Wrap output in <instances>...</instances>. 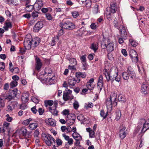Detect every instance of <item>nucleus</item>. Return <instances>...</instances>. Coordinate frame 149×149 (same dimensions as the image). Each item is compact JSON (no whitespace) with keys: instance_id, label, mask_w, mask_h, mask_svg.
Instances as JSON below:
<instances>
[{"instance_id":"1","label":"nucleus","mask_w":149,"mask_h":149,"mask_svg":"<svg viewBox=\"0 0 149 149\" xmlns=\"http://www.w3.org/2000/svg\"><path fill=\"white\" fill-rule=\"evenodd\" d=\"M60 26L62 28L69 30H72L75 28V25L69 20H63L62 22L60 23Z\"/></svg>"},{"instance_id":"2","label":"nucleus","mask_w":149,"mask_h":149,"mask_svg":"<svg viewBox=\"0 0 149 149\" xmlns=\"http://www.w3.org/2000/svg\"><path fill=\"white\" fill-rule=\"evenodd\" d=\"M72 136L76 141V142L74 143V145L76 146L80 147V141L82 139L81 136L78 133H73L72 134Z\"/></svg>"},{"instance_id":"3","label":"nucleus","mask_w":149,"mask_h":149,"mask_svg":"<svg viewBox=\"0 0 149 149\" xmlns=\"http://www.w3.org/2000/svg\"><path fill=\"white\" fill-rule=\"evenodd\" d=\"M35 69L39 71L42 66V64L40 58L37 56L35 57Z\"/></svg>"},{"instance_id":"4","label":"nucleus","mask_w":149,"mask_h":149,"mask_svg":"<svg viewBox=\"0 0 149 149\" xmlns=\"http://www.w3.org/2000/svg\"><path fill=\"white\" fill-rule=\"evenodd\" d=\"M118 29L120 32L121 36L124 39H126L127 37V32L126 31V28L123 26L122 25L120 26Z\"/></svg>"},{"instance_id":"5","label":"nucleus","mask_w":149,"mask_h":149,"mask_svg":"<svg viewBox=\"0 0 149 149\" xmlns=\"http://www.w3.org/2000/svg\"><path fill=\"white\" fill-rule=\"evenodd\" d=\"M114 97H112H112L111 98H108L106 100V103L107 109L109 111H111L112 109V107L113 106L112 104V102H111V101L112 100H114Z\"/></svg>"},{"instance_id":"6","label":"nucleus","mask_w":149,"mask_h":149,"mask_svg":"<svg viewBox=\"0 0 149 149\" xmlns=\"http://www.w3.org/2000/svg\"><path fill=\"white\" fill-rule=\"evenodd\" d=\"M43 22L42 21H38L34 26L33 31L36 32H38L43 26Z\"/></svg>"},{"instance_id":"7","label":"nucleus","mask_w":149,"mask_h":149,"mask_svg":"<svg viewBox=\"0 0 149 149\" xmlns=\"http://www.w3.org/2000/svg\"><path fill=\"white\" fill-rule=\"evenodd\" d=\"M149 85L147 82L143 83L142 85L141 91L142 93L144 94H146L148 93L149 90Z\"/></svg>"},{"instance_id":"8","label":"nucleus","mask_w":149,"mask_h":149,"mask_svg":"<svg viewBox=\"0 0 149 149\" xmlns=\"http://www.w3.org/2000/svg\"><path fill=\"white\" fill-rule=\"evenodd\" d=\"M44 140H45L46 144L49 146H51L52 144V140L54 142H55L56 141L52 136L49 134H48V136L45 139H44Z\"/></svg>"},{"instance_id":"9","label":"nucleus","mask_w":149,"mask_h":149,"mask_svg":"<svg viewBox=\"0 0 149 149\" xmlns=\"http://www.w3.org/2000/svg\"><path fill=\"white\" fill-rule=\"evenodd\" d=\"M127 73L130 78L134 79L136 78V74L133 68L131 67H128L127 70Z\"/></svg>"},{"instance_id":"10","label":"nucleus","mask_w":149,"mask_h":149,"mask_svg":"<svg viewBox=\"0 0 149 149\" xmlns=\"http://www.w3.org/2000/svg\"><path fill=\"white\" fill-rule=\"evenodd\" d=\"M110 9V12L111 13H116L117 10V7L116 3H111L110 7L109 8Z\"/></svg>"},{"instance_id":"11","label":"nucleus","mask_w":149,"mask_h":149,"mask_svg":"<svg viewBox=\"0 0 149 149\" xmlns=\"http://www.w3.org/2000/svg\"><path fill=\"white\" fill-rule=\"evenodd\" d=\"M108 39H106L101 42V46H105V47H113V44L112 42H109Z\"/></svg>"},{"instance_id":"12","label":"nucleus","mask_w":149,"mask_h":149,"mask_svg":"<svg viewBox=\"0 0 149 149\" xmlns=\"http://www.w3.org/2000/svg\"><path fill=\"white\" fill-rule=\"evenodd\" d=\"M103 73L106 78L107 81H109L110 80H111L112 76H111L109 72H108L107 69H104L103 70Z\"/></svg>"},{"instance_id":"13","label":"nucleus","mask_w":149,"mask_h":149,"mask_svg":"<svg viewBox=\"0 0 149 149\" xmlns=\"http://www.w3.org/2000/svg\"><path fill=\"white\" fill-rule=\"evenodd\" d=\"M46 123L48 125L52 126H55L56 125V122L55 120L52 118H49L48 120H45Z\"/></svg>"},{"instance_id":"14","label":"nucleus","mask_w":149,"mask_h":149,"mask_svg":"<svg viewBox=\"0 0 149 149\" xmlns=\"http://www.w3.org/2000/svg\"><path fill=\"white\" fill-rule=\"evenodd\" d=\"M73 98V97L70 96L68 92L63 93V99L65 101H67L71 100Z\"/></svg>"},{"instance_id":"15","label":"nucleus","mask_w":149,"mask_h":149,"mask_svg":"<svg viewBox=\"0 0 149 149\" xmlns=\"http://www.w3.org/2000/svg\"><path fill=\"white\" fill-rule=\"evenodd\" d=\"M40 42V40L39 38L36 37L32 39V45L33 47H37Z\"/></svg>"},{"instance_id":"16","label":"nucleus","mask_w":149,"mask_h":149,"mask_svg":"<svg viewBox=\"0 0 149 149\" xmlns=\"http://www.w3.org/2000/svg\"><path fill=\"white\" fill-rule=\"evenodd\" d=\"M27 131V130L24 127L22 128L19 130L18 132L19 136H25Z\"/></svg>"},{"instance_id":"17","label":"nucleus","mask_w":149,"mask_h":149,"mask_svg":"<svg viewBox=\"0 0 149 149\" xmlns=\"http://www.w3.org/2000/svg\"><path fill=\"white\" fill-rule=\"evenodd\" d=\"M117 96L116 94L115 93H113L112 95H111L110 96V97H109V98H112V97H114L115 98L114 100H111V101L112 102V104H113V106L115 107L117 105V99L116 98L117 97Z\"/></svg>"},{"instance_id":"18","label":"nucleus","mask_w":149,"mask_h":149,"mask_svg":"<svg viewBox=\"0 0 149 149\" xmlns=\"http://www.w3.org/2000/svg\"><path fill=\"white\" fill-rule=\"evenodd\" d=\"M149 129V118L146 121V124L144 125L143 128L141 130L142 133H144L147 130Z\"/></svg>"},{"instance_id":"19","label":"nucleus","mask_w":149,"mask_h":149,"mask_svg":"<svg viewBox=\"0 0 149 149\" xmlns=\"http://www.w3.org/2000/svg\"><path fill=\"white\" fill-rule=\"evenodd\" d=\"M18 90L17 88H15L14 89L10 90L9 91V94L12 96L13 97H16V95L17 94Z\"/></svg>"},{"instance_id":"20","label":"nucleus","mask_w":149,"mask_h":149,"mask_svg":"<svg viewBox=\"0 0 149 149\" xmlns=\"http://www.w3.org/2000/svg\"><path fill=\"white\" fill-rule=\"evenodd\" d=\"M83 3L85 2V6L87 9H89L91 8L92 4V1L91 0H86L85 1H82Z\"/></svg>"},{"instance_id":"21","label":"nucleus","mask_w":149,"mask_h":149,"mask_svg":"<svg viewBox=\"0 0 149 149\" xmlns=\"http://www.w3.org/2000/svg\"><path fill=\"white\" fill-rule=\"evenodd\" d=\"M32 39L30 40L28 38H25L24 41V47H26V46H29L31 47L32 45Z\"/></svg>"},{"instance_id":"22","label":"nucleus","mask_w":149,"mask_h":149,"mask_svg":"<svg viewBox=\"0 0 149 149\" xmlns=\"http://www.w3.org/2000/svg\"><path fill=\"white\" fill-rule=\"evenodd\" d=\"M118 100L121 102H125L126 101L125 96L122 94H120L118 96Z\"/></svg>"},{"instance_id":"23","label":"nucleus","mask_w":149,"mask_h":149,"mask_svg":"<svg viewBox=\"0 0 149 149\" xmlns=\"http://www.w3.org/2000/svg\"><path fill=\"white\" fill-rule=\"evenodd\" d=\"M75 76L78 78L81 77L84 78L86 77V75L85 73L79 72L75 73Z\"/></svg>"},{"instance_id":"24","label":"nucleus","mask_w":149,"mask_h":149,"mask_svg":"<svg viewBox=\"0 0 149 149\" xmlns=\"http://www.w3.org/2000/svg\"><path fill=\"white\" fill-rule=\"evenodd\" d=\"M129 55L132 58L137 56V54L136 52L134 49L131 50L129 52Z\"/></svg>"},{"instance_id":"25","label":"nucleus","mask_w":149,"mask_h":149,"mask_svg":"<svg viewBox=\"0 0 149 149\" xmlns=\"http://www.w3.org/2000/svg\"><path fill=\"white\" fill-rule=\"evenodd\" d=\"M5 25L3 27V28L5 29V30H8V28H11L12 27L11 23L10 22H7L6 21L5 22Z\"/></svg>"},{"instance_id":"26","label":"nucleus","mask_w":149,"mask_h":149,"mask_svg":"<svg viewBox=\"0 0 149 149\" xmlns=\"http://www.w3.org/2000/svg\"><path fill=\"white\" fill-rule=\"evenodd\" d=\"M68 83L69 85L71 86H74L76 84L75 79L72 78L71 79H69L68 81Z\"/></svg>"},{"instance_id":"27","label":"nucleus","mask_w":149,"mask_h":149,"mask_svg":"<svg viewBox=\"0 0 149 149\" xmlns=\"http://www.w3.org/2000/svg\"><path fill=\"white\" fill-rule=\"evenodd\" d=\"M49 110L54 116H56L58 115V111L57 110L56 108L55 109H52V107H49Z\"/></svg>"},{"instance_id":"28","label":"nucleus","mask_w":149,"mask_h":149,"mask_svg":"<svg viewBox=\"0 0 149 149\" xmlns=\"http://www.w3.org/2000/svg\"><path fill=\"white\" fill-rule=\"evenodd\" d=\"M137 67L138 68V70L139 73L142 74V73L145 72V70L143 68L142 64L140 63V65H138Z\"/></svg>"},{"instance_id":"29","label":"nucleus","mask_w":149,"mask_h":149,"mask_svg":"<svg viewBox=\"0 0 149 149\" xmlns=\"http://www.w3.org/2000/svg\"><path fill=\"white\" fill-rule=\"evenodd\" d=\"M38 126V124L37 123H31L29 126V128L32 130H35Z\"/></svg>"},{"instance_id":"30","label":"nucleus","mask_w":149,"mask_h":149,"mask_svg":"<svg viewBox=\"0 0 149 149\" xmlns=\"http://www.w3.org/2000/svg\"><path fill=\"white\" fill-rule=\"evenodd\" d=\"M45 106L47 107L48 106H51L53 104L54 102L52 100H46L44 101Z\"/></svg>"},{"instance_id":"31","label":"nucleus","mask_w":149,"mask_h":149,"mask_svg":"<svg viewBox=\"0 0 149 149\" xmlns=\"http://www.w3.org/2000/svg\"><path fill=\"white\" fill-rule=\"evenodd\" d=\"M7 3L10 5H16L18 4L17 0H6Z\"/></svg>"},{"instance_id":"32","label":"nucleus","mask_w":149,"mask_h":149,"mask_svg":"<svg viewBox=\"0 0 149 149\" xmlns=\"http://www.w3.org/2000/svg\"><path fill=\"white\" fill-rule=\"evenodd\" d=\"M52 72V70L50 68H46L45 70V74H43V75H45L46 76V74L51 75Z\"/></svg>"},{"instance_id":"33","label":"nucleus","mask_w":149,"mask_h":149,"mask_svg":"<svg viewBox=\"0 0 149 149\" xmlns=\"http://www.w3.org/2000/svg\"><path fill=\"white\" fill-rule=\"evenodd\" d=\"M26 10L28 12L31 11L34 8L33 5H29L27 4H26Z\"/></svg>"},{"instance_id":"34","label":"nucleus","mask_w":149,"mask_h":149,"mask_svg":"<svg viewBox=\"0 0 149 149\" xmlns=\"http://www.w3.org/2000/svg\"><path fill=\"white\" fill-rule=\"evenodd\" d=\"M121 116V112L120 110H118L116 112V117L115 120H119Z\"/></svg>"},{"instance_id":"35","label":"nucleus","mask_w":149,"mask_h":149,"mask_svg":"<svg viewBox=\"0 0 149 149\" xmlns=\"http://www.w3.org/2000/svg\"><path fill=\"white\" fill-rule=\"evenodd\" d=\"M119 136L122 139H124L127 135V133L125 131L119 132Z\"/></svg>"},{"instance_id":"36","label":"nucleus","mask_w":149,"mask_h":149,"mask_svg":"<svg viewBox=\"0 0 149 149\" xmlns=\"http://www.w3.org/2000/svg\"><path fill=\"white\" fill-rule=\"evenodd\" d=\"M75 118L72 119L70 118L67 120V122L68 125H72L75 122Z\"/></svg>"},{"instance_id":"37","label":"nucleus","mask_w":149,"mask_h":149,"mask_svg":"<svg viewBox=\"0 0 149 149\" xmlns=\"http://www.w3.org/2000/svg\"><path fill=\"white\" fill-rule=\"evenodd\" d=\"M30 47L29 49H26V47H20L19 49V52L22 54H23L25 53L26 50L27 49H29L31 48Z\"/></svg>"},{"instance_id":"38","label":"nucleus","mask_w":149,"mask_h":149,"mask_svg":"<svg viewBox=\"0 0 149 149\" xmlns=\"http://www.w3.org/2000/svg\"><path fill=\"white\" fill-rule=\"evenodd\" d=\"M70 111L68 109L64 110L62 112V114L65 116H67L68 117H69L70 115Z\"/></svg>"},{"instance_id":"39","label":"nucleus","mask_w":149,"mask_h":149,"mask_svg":"<svg viewBox=\"0 0 149 149\" xmlns=\"http://www.w3.org/2000/svg\"><path fill=\"white\" fill-rule=\"evenodd\" d=\"M129 76L127 72H124L123 73V77L124 79L127 80L129 79Z\"/></svg>"},{"instance_id":"40","label":"nucleus","mask_w":149,"mask_h":149,"mask_svg":"<svg viewBox=\"0 0 149 149\" xmlns=\"http://www.w3.org/2000/svg\"><path fill=\"white\" fill-rule=\"evenodd\" d=\"M130 42L132 47H136L138 45V44L135 40L131 39L130 40Z\"/></svg>"},{"instance_id":"41","label":"nucleus","mask_w":149,"mask_h":149,"mask_svg":"<svg viewBox=\"0 0 149 149\" xmlns=\"http://www.w3.org/2000/svg\"><path fill=\"white\" fill-rule=\"evenodd\" d=\"M114 72H112L111 74V76H112L111 78H114L117 76L118 72V69L117 68L115 69Z\"/></svg>"},{"instance_id":"42","label":"nucleus","mask_w":149,"mask_h":149,"mask_svg":"<svg viewBox=\"0 0 149 149\" xmlns=\"http://www.w3.org/2000/svg\"><path fill=\"white\" fill-rule=\"evenodd\" d=\"M21 99L23 103H25L27 102L29 100L28 97L26 95L25 96L23 95L22 96Z\"/></svg>"},{"instance_id":"43","label":"nucleus","mask_w":149,"mask_h":149,"mask_svg":"<svg viewBox=\"0 0 149 149\" xmlns=\"http://www.w3.org/2000/svg\"><path fill=\"white\" fill-rule=\"evenodd\" d=\"M17 85V81H12L10 83V86L11 88H13L16 87Z\"/></svg>"},{"instance_id":"44","label":"nucleus","mask_w":149,"mask_h":149,"mask_svg":"<svg viewBox=\"0 0 149 149\" xmlns=\"http://www.w3.org/2000/svg\"><path fill=\"white\" fill-rule=\"evenodd\" d=\"M103 85V82L98 81L97 84V86L98 89H100L99 90L100 91H101L102 89Z\"/></svg>"},{"instance_id":"45","label":"nucleus","mask_w":149,"mask_h":149,"mask_svg":"<svg viewBox=\"0 0 149 149\" xmlns=\"http://www.w3.org/2000/svg\"><path fill=\"white\" fill-rule=\"evenodd\" d=\"M86 87L90 91L93 90L94 88V86L92 84L88 83V82L87 83Z\"/></svg>"},{"instance_id":"46","label":"nucleus","mask_w":149,"mask_h":149,"mask_svg":"<svg viewBox=\"0 0 149 149\" xmlns=\"http://www.w3.org/2000/svg\"><path fill=\"white\" fill-rule=\"evenodd\" d=\"M146 120L143 118H141L139 122V124L140 125H143V128L144 127V125L146 124Z\"/></svg>"},{"instance_id":"47","label":"nucleus","mask_w":149,"mask_h":149,"mask_svg":"<svg viewBox=\"0 0 149 149\" xmlns=\"http://www.w3.org/2000/svg\"><path fill=\"white\" fill-rule=\"evenodd\" d=\"M32 120L31 118H29V119H26L24 120L22 124L25 125H27L29 124L30 122Z\"/></svg>"},{"instance_id":"48","label":"nucleus","mask_w":149,"mask_h":149,"mask_svg":"<svg viewBox=\"0 0 149 149\" xmlns=\"http://www.w3.org/2000/svg\"><path fill=\"white\" fill-rule=\"evenodd\" d=\"M36 3L38 4V7L40 8L43 4L42 0H37Z\"/></svg>"},{"instance_id":"49","label":"nucleus","mask_w":149,"mask_h":149,"mask_svg":"<svg viewBox=\"0 0 149 149\" xmlns=\"http://www.w3.org/2000/svg\"><path fill=\"white\" fill-rule=\"evenodd\" d=\"M77 118L79 121H83L85 120V118L84 117V116L82 114H81L77 116Z\"/></svg>"},{"instance_id":"50","label":"nucleus","mask_w":149,"mask_h":149,"mask_svg":"<svg viewBox=\"0 0 149 149\" xmlns=\"http://www.w3.org/2000/svg\"><path fill=\"white\" fill-rule=\"evenodd\" d=\"M113 24L115 27L117 28L118 29H119L118 26L119 25V24L118 21L116 18H115L114 20L113 21Z\"/></svg>"},{"instance_id":"51","label":"nucleus","mask_w":149,"mask_h":149,"mask_svg":"<svg viewBox=\"0 0 149 149\" xmlns=\"http://www.w3.org/2000/svg\"><path fill=\"white\" fill-rule=\"evenodd\" d=\"M111 13V12L110 11H108V10H107L106 12L107 18L109 21L112 19V17Z\"/></svg>"},{"instance_id":"52","label":"nucleus","mask_w":149,"mask_h":149,"mask_svg":"<svg viewBox=\"0 0 149 149\" xmlns=\"http://www.w3.org/2000/svg\"><path fill=\"white\" fill-rule=\"evenodd\" d=\"M108 112H107L106 114H105V113L103 110H101L100 113V115L101 116L103 117L104 119L106 118L107 116V114Z\"/></svg>"},{"instance_id":"53","label":"nucleus","mask_w":149,"mask_h":149,"mask_svg":"<svg viewBox=\"0 0 149 149\" xmlns=\"http://www.w3.org/2000/svg\"><path fill=\"white\" fill-rule=\"evenodd\" d=\"M5 68V64L3 62L0 63V70H3Z\"/></svg>"},{"instance_id":"54","label":"nucleus","mask_w":149,"mask_h":149,"mask_svg":"<svg viewBox=\"0 0 149 149\" xmlns=\"http://www.w3.org/2000/svg\"><path fill=\"white\" fill-rule=\"evenodd\" d=\"M46 17L47 19L49 20H51L52 19V17L51 15L49 13H47L45 14Z\"/></svg>"},{"instance_id":"55","label":"nucleus","mask_w":149,"mask_h":149,"mask_svg":"<svg viewBox=\"0 0 149 149\" xmlns=\"http://www.w3.org/2000/svg\"><path fill=\"white\" fill-rule=\"evenodd\" d=\"M46 75L47 76V78H46V79H49V80L50 81L52 80H54V75H51L50 74H46Z\"/></svg>"},{"instance_id":"56","label":"nucleus","mask_w":149,"mask_h":149,"mask_svg":"<svg viewBox=\"0 0 149 149\" xmlns=\"http://www.w3.org/2000/svg\"><path fill=\"white\" fill-rule=\"evenodd\" d=\"M56 141L57 145L58 146H61L62 144V141L61 139H59L58 138L56 139Z\"/></svg>"},{"instance_id":"57","label":"nucleus","mask_w":149,"mask_h":149,"mask_svg":"<svg viewBox=\"0 0 149 149\" xmlns=\"http://www.w3.org/2000/svg\"><path fill=\"white\" fill-rule=\"evenodd\" d=\"M39 134V131L36 130H35L33 133L34 136L35 137H36V138H38V136Z\"/></svg>"},{"instance_id":"58","label":"nucleus","mask_w":149,"mask_h":149,"mask_svg":"<svg viewBox=\"0 0 149 149\" xmlns=\"http://www.w3.org/2000/svg\"><path fill=\"white\" fill-rule=\"evenodd\" d=\"M14 97L12 96L9 94V95L6 96L5 98V99L7 100L8 101H10Z\"/></svg>"},{"instance_id":"59","label":"nucleus","mask_w":149,"mask_h":149,"mask_svg":"<svg viewBox=\"0 0 149 149\" xmlns=\"http://www.w3.org/2000/svg\"><path fill=\"white\" fill-rule=\"evenodd\" d=\"M31 110L32 112L35 114H36L38 111V110L36 109V106L33 107L31 109Z\"/></svg>"},{"instance_id":"60","label":"nucleus","mask_w":149,"mask_h":149,"mask_svg":"<svg viewBox=\"0 0 149 149\" xmlns=\"http://www.w3.org/2000/svg\"><path fill=\"white\" fill-rule=\"evenodd\" d=\"M72 16L74 18H76L79 16L78 13L77 11H73L72 12Z\"/></svg>"},{"instance_id":"61","label":"nucleus","mask_w":149,"mask_h":149,"mask_svg":"<svg viewBox=\"0 0 149 149\" xmlns=\"http://www.w3.org/2000/svg\"><path fill=\"white\" fill-rule=\"evenodd\" d=\"M86 55H83L81 56L80 59L81 61L83 63H85L86 61Z\"/></svg>"},{"instance_id":"62","label":"nucleus","mask_w":149,"mask_h":149,"mask_svg":"<svg viewBox=\"0 0 149 149\" xmlns=\"http://www.w3.org/2000/svg\"><path fill=\"white\" fill-rule=\"evenodd\" d=\"M70 63L71 64H74V65H76L77 63L76 60L74 58H71L70 59Z\"/></svg>"},{"instance_id":"63","label":"nucleus","mask_w":149,"mask_h":149,"mask_svg":"<svg viewBox=\"0 0 149 149\" xmlns=\"http://www.w3.org/2000/svg\"><path fill=\"white\" fill-rule=\"evenodd\" d=\"M19 71V69L17 67H15L13 68L12 72H14L15 73H18Z\"/></svg>"},{"instance_id":"64","label":"nucleus","mask_w":149,"mask_h":149,"mask_svg":"<svg viewBox=\"0 0 149 149\" xmlns=\"http://www.w3.org/2000/svg\"><path fill=\"white\" fill-rule=\"evenodd\" d=\"M17 104L18 103L16 101H13L11 102V104L13 107V108L16 107Z\"/></svg>"}]
</instances>
